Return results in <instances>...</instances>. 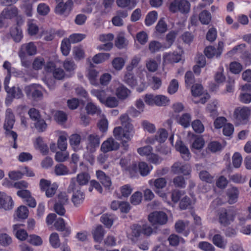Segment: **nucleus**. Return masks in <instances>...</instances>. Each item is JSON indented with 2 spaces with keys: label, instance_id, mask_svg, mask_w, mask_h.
Here are the masks:
<instances>
[{
  "label": "nucleus",
  "instance_id": "f257e3e1",
  "mask_svg": "<svg viewBox=\"0 0 251 251\" xmlns=\"http://www.w3.org/2000/svg\"><path fill=\"white\" fill-rule=\"evenodd\" d=\"M15 123V117L13 113L10 109H8L6 112L5 120L4 124V128L5 130V134L8 138L15 139L17 138V133L11 129L13 128Z\"/></svg>",
  "mask_w": 251,
  "mask_h": 251
},
{
  "label": "nucleus",
  "instance_id": "f03ea898",
  "mask_svg": "<svg viewBox=\"0 0 251 251\" xmlns=\"http://www.w3.org/2000/svg\"><path fill=\"white\" fill-rule=\"evenodd\" d=\"M169 9L173 13L178 11L182 14H187L190 9V3L187 0H173L170 4Z\"/></svg>",
  "mask_w": 251,
  "mask_h": 251
},
{
  "label": "nucleus",
  "instance_id": "7ed1b4c3",
  "mask_svg": "<svg viewBox=\"0 0 251 251\" xmlns=\"http://www.w3.org/2000/svg\"><path fill=\"white\" fill-rule=\"evenodd\" d=\"M69 190H72L73 194L72 198V201L75 206H77L82 203L84 199V195L76 186L75 183V179H71L70 184L69 186Z\"/></svg>",
  "mask_w": 251,
  "mask_h": 251
},
{
  "label": "nucleus",
  "instance_id": "20e7f679",
  "mask_svg": "<svg viewBox=\"0 0 251 251\" xmlns=\"http://www.w3.org/2000/svg\"><path fill=\"white\" fill-rule=\"evenodd\" d=\"M208 238L211 240L216 247L225 249L227 244L226 240L219 233V231L213 229L209 231Z\"/></svg>",
  "mask_w": 251,
  "mask_h": 251
},
{
  "label": "nucleus",
  "instance_id": "39448f33",
  "mask_svg": "<svg viewBox=\"0 0 251 251\" xmlns=\"http://www.w3.org/2000/svg\"><path fill=\"white\" fill-rule=\"evenodd\" d=\"M39 185L41 191L45 192V195L47 198L52 197L58 189L56 183L51 184L50 181L44 178L40 180Z\"/></svg>",
  "mask_w": 251,
  "mask_h": 251
},
{
  "label": "nucleus",
  "instance_id": "423d86ee",
  "mask_svg": "<svg viewBox=\"0 0 251 251\" xmlns=\"http://www.w3.org/2000/svg\"><path fill=\"white\" fill-rule=\"evenodd\" d=\"M100 138L96 133L89 134L86 141V150L87 153H94L99 147Z\"/></svg>",
  "mask_w": 251,
  "mask_h": 251
},
{
  "label": "nucleus",
  "instance_id": "0eeeda50",
  "mask_svg": "<svg viewBox=\"0 0 251 251\" xmlns=\"http://www.w3.org/2000/svg\"><path fill=\"white\" fill-rule=\"evenodd\" d=\"M218 215L219 223L224 226L230 224L235 218V214L232 210L225 208L220 209Z\"/></svg>",
  "mask_w": 251,
  "mask_h": 251
},
{
  "label": "nucleus",
  "instance_id": "6e6552de",
  "mask_svg": "<svg viewBox=\"0 0 251 251\" xmlns=\"http://www.w3.org/2000/svg\"><path fill=\"white\" fill-rule=\"evenodd\" d=\"M149 221L153 225L165 224L168 221L166 214L162 211H155L151 213L148 217Z\"/></svg>",
  "mask_w": 251,
  "mask_h": 251
},
{
  "label": "nucleus",
  "instance_id": "1a4fd4ad",
  "mask_svg": "<svg viewBox=\"0 0 251 251\" xmlns=\"http://www.w3.org/2000/svg\"><path fill=\"white\" fill-rule=\"evenodd\" d=\"M179 51H175L173 52H165L163 55V64L173 63L178 62L181 59L183 51L181 49H178Z\"/></svg>",
  "mask_w": 251,
  "mask_h": 251
},
{
  "label": "nucleus",
  "instance_id": "9d476101",
  "mask_svg": "<svg viewBox=\"0 0 251 251\" xmlns=\"http://www.w3.org/2000/svg\"><path fill=\"white\" fill-rule=\"evenodd\" d=\"M149 183L150 185H151L152 183H153V185L155 188V191L156 193H157L160 197L162 198L164 201H167L166 194L165 193L162 192L159 190V189H163L166 186L167 184V181L165 179V178L160 177L157 178L154 180H151L149 181Z\"/></svg>",
  "mask_w": 251,
  "mask_h": 251
},
{
  "label": "nucleus",
  "instance_id": "9b49d317",
  "mask_svg": "<svg viewBox=\"0 0 251 251\" xmlns=\"http://www.w3.org/2000/svg\"><path fill=\"white\" fill-rule=\"evenodd\" d=\"M120 144L113 138L110 137L102 142L100 147V151L103 153L116 151L119 149Z\"/></svg>",
  "mask_w": 251,
  "mask_h": 251
},
{
  "label": "nucleus",
  "instance_id": "f8f14e48",
  "mask_svg": "<svg viewBox=\"0 0 251 251\" xmlns=\"http://www.w3.org/2000/svg\"><path fill=\"white\" fill-rule=\"evenodd\" d=\"M172 171L175 174H182L184 176H187L190 175L191 168L189 164L176 162L172 166Z\"/></svg>",
  "mask_w": 251,
  "mask_h": 251
},
{
  "label": "nucleus",
  "instance_id": "ddd939ff",
  "mask_svg": "<svg viewBox=\"0 0 251 251\" xmlns=\"http://www.w3.org/2000/svg\"><path fill=\"white\" fill-rule=\"evenodd\" d=\"M73 6V1L68 0L65 3L57 4L55 8V12L59 15H68L72 10Z\"/></svg>",
  "mask_w": 251,
  "mask_h": 251
},
{
  "label": "nucleus",
  "instance_id": "4468645a",
  "mask_svg": "<svg viewBox=\"0 0 251 251\" xmlns=\"http://www.w3.org/2000/svg\"><path fill=\"white\" fill-rule=\"evenodd\" d=\"M25 91L27 97L34 100L40 99L43 96L42 92L38 89V86L34 84L26 86Z\"/></svg>",
  "mask_w": 251,
  "mask_h": 251
},
{
  "label": "nucleus",
  "instance_id": "2eb2a0df",
  "mask_svg": "<svg viewBox=\"0 0 251 251\" xmlns=\"http://www.w3.org/2000/svg\"><path fill=\"white\" fill-rule=\"evenodd\" d=\"M176 150L179 152L182 158L185 160L190 159L191 155L188 148L181 140H177L175 145Z\"/></svg>",
  "mask_w": 251,
  "mask_h": 251
},
{
  "label": "nucleus",
  "instance_id": "dca6fc26",
  "mask_svg": "<svg viewBox=\"0 0 251 251\" xmlns=\"http://www.w3.org/2000/svg\"><path fill=\"white\" fill-rule=\"evenodd\" d=\"M14 205V202L11 197L6 194L0 192V208L5 210L12 209Z\"/></svg>",
  "mask_w": 251,
  "mask_h": 251
},
{
  "label": "nucleus",
  "instance_id": "f3484780",
  "mask_svg": "<svg viewBox=\"0 0 251 251\" xmlns=\"http://www.w3.org/2000/svg\"><path fill=\"white\" fill-rule=\"evenodd\" d=\"M250 115V110L247 107H238L235 109L234 116L235 118L241 122L247 120Z\"/></svg>",
  "mask_w": 251,
  "mask_h": 251
},
{
  "label": "nucleus",
  "instance_id": "a211bd4d",
  "mask_svg": "<svg viewBox=\"0 0 251 251\" xmlns=\"http://www.w3.org/2000/svg\"><path fill=\"white\" fill-rule=\"evenodd\" d=\"M37 52L36 46L33 42H29L23 44L21 48L20 53L25 55V54L28 55H34Z\"/></svg>",
  "mask_w": 251,
  "mask_h": 251
},
{
  "label": "nucleus",
  "instance_id": "6ab92c4d",
  "mask_svg": "<svg viewBox=\"0 0 251 251\" xmlns=\"http://www.w3.org/2000/svg\"><path fill=\"white\" fill-rule=\"evenodd\" d=\"M18 14V9L15 6L6 7L1 12L0 17L3 19H11Z\"/></svg>",
  "mask_w": 251,
  "mask_h": 251
},
{
  "label": "nucleus",
  "instance_id": "aec40b11",
  "mask_svg": "<svg viewBox=\"0 0 251 251\" xmlns=\"http://www.w3.org/2000/svg\"><path fill=\"white\" fill-rule=\"evenodd\" d=\"M96 176L104 187L106 189H110L112 185L110 178L106 176L103 172L100 170L96 172Z\"/></svg>",
  "mask_w": 251,
  "mask_h": 251
},
{
  "label": "nucleus",
  "instance_id": "412c9836",
  "mask_svg": "<svg viewBox=\"0 0 251 251\" xmlns=\"http://www.w3.org/2000/svg\"><path fill=\"white\" fill-rule=\"evenodd\" d=\"M105 233L104 229L100 225L97 226L92 231L94 241L99 243L101 242Z\"/></svg>",
  "mask_w": 251,
  "mask_h": 251
},
{
  "label": "nucleus",
  "instance_id": "4be33fe9",
  "mask_svg": "<svg viewBox=\"0 0 251 251\" xmlns=\"http://www.w3.org/2000/svg\"><path fill=\"white\" fill-rule=\"evenodd\" d=\"M81 141V137L78 134H73L69 137V143L73 149L77 151L80 149V144Z\"/></svg>",
  "mask_w": 251,
  "mask_h": 251
},
{
  "label": "nucleus",
  "instance_id": "5701e85b",
  "mask_svg": "<svg viewBox=\"0 0 251 251\" xmlns=\"http://www.w3.org/2000/svg\"><path fill=\"white\" fill-rule=\"evenodd\" d=\"M21 225L16 224L13 226V232L16 237L20 240L24 241L28 236L26 231L20 228Z\"/></svg>",
  "mask_w": 251,
  "mask_h": 251
},
{
  "label": "nucleus",
  "instance_id": "b1692460",
  "mask_svg": "<svg viewBox=\"0 0 251 251\" xmlns=\"http://www.w3.org/2000/svg\"><path fill=\"white\" fill-rule=\"evenodd\" d=\"M226 194L228 197V201L230 204H233L237 201L239 192L237 188L232 187L228 189Z\"/></svg>",
  "mask_w": 251,
  "mask_h": 251
},
{
  "label": "nucleus",
  "instance_id": "393cba45",
  "mask_svg": "<svg viewBox=\"0 0 251 251\" xmlns=\"http://www.w3.org/2000/svg\"><path fill=\"white\" fill-rule=\"evenodd\" d=\"M165 49H166L164 43H161L157 41H151L149 44V50L151 53H154Z\"/></svg>",
  "mask_w": 251,
  "mask_h": 251
},
{
  "label": "nucleus",
  "instance_id": "a878e982",
  "mask_svg": "<svg viewBox=\"0 0 251 251\" xmlns=\"http://www.w3.org/2000/svg\"><path fill=\"white\" fill-rule=\"evenodd\" d=\"M28 33L30 36L36 35L39 31V27L33 20H29L27 23Z\"/></svg>",
  "mask_w": 251,
  "mask_h": 251
},
{
  "label": "nucleus",
  "instance_id": "bb28decb",
  "mask_svg": "<svg viewBox=\"0 0 251 251\" xmlns=\"http://www.w3.org/2000/svg\"><path fill=\"white\" fill-rule=\"evenodd\" d=\"M191 121V116L189 113H184L182 114L177 119L178 124L184 128L188 127L190 126Z\"/></svg>",
  "mask_w": 251,
  "mask_h": 251
},
{
  "label": "nucleus",
  "instance_id": "cd10ccee",
  "mask_svg": "<svg viewBox=\"0 0 251 251\" xmlns=\"http://www.w3.org/2000/svg\"><path fill=\"white\" fill-rule=\"evenodd\" d=\"M90 179V176L87 173L82 172L77 175L76 181L80 186L87 184Z\"/></svg>",
  "mask_w": 251,
  "mask_h": 251
},
{
  "label": "nucleus",
  "instance_id": "c85d7f7f",
  "mask_svg": "<svg viewBox=\"0 0 251 251\" xmlns=\"http://www.w3.org/2000/svg\"><path fill=\"white\" fill-rule=\"evenodd\" d=\"M35 147L38 149L44 154H46L49 151L48 146L45 144L43 139L41 137H38L35 143Z\"/></svg>",
  "mask_w": 251,
  "mask_h": 251
},
{
  "label": "nucleus",
  "instance_id": "c756f323",
  "mask_svg": "<svg viewBox=\"0 0 251 251\" xmlns=\"http://www.w3.org/2000/svg\"><path fill=\"white\" fill-rule=\"evenodd\" d=\"M9 96L12 98L20 99L24 95L22 90L18 87H12L6 92Z\"/></svg>",
  "mask_w": 251,
  "mask_h": 251
},
{
  "label": "nucleus",
  "instance_id": "7c9ffc66",
  "mask_svg": "<svg viewBox=\"0 0 251 251\" xmlns=\"http://www.w3.org/2000/svg\"><path fill=\"white\" fill-rule=\"evenodd\" d=\"M139 171L142 176H147L152 169L151 166H149L145 162H141L138 164Z\"/></svg>",
  "mask_w": 251,
  "mask_h": 251
},
{
  "label": "nucleus",
  "instance_id": "2f4dec72",
  "mask_svg": "<svg viewBox=\"0 0 251 251\" xmlns=\"http://www.w3.org/2000/svg\"><path fill=\"white\" fill-rule=\"evenodd\" d=\"M54 173L57 176L66 175L70 173L67 167L61 163L57 164L55 166Z\"/></svg>",
  "mask_w": 251,
  "mask_h": 251
},
{
  "label": "nucleus",
  "instance_id": "473e14b6",
  "mask_svg": "<svg viewBox=\"0 0 251 251\" xmlns=\"http://www.w3.org/2000/svg\"><path fill=\"white\" fill-rule=\"evenodd\" d=\"M158 17L157 12L155 11H152L149 12L146 16L145 19V24L147 26H150L154 24Z\"/></svg>",
  "mask_w": 251,
  "mask_h": 251
},
{
  "label": "nucleus",
  "instance_id": "72a5a7b5",
  "mask_svg": "<svg viewBox=\"0 0 251 251\" xmlns=\"http://www.w3.org/2000/svg\"><path fill=\"white\" fill-rule=\"evenodd\" d=\"M199 20L203 25H208L211 20V15L207 10H203L199 15Z\"/></svg>",
  "mask_w": 251,
  "mask_h": 251
},
{
  "label": "nucleus",
  "instance_id": "f704fd0d",
  "mask_svg": "<svg viewBox=\"0 0 251 251\" xmlns=\"http://www.w3.org/2000/svg\"><path fill=\"white\" fill-rule=\"evenodd\" d=\"M99 72L94 69H90L89 70L88 74V77L92 85L97 86L99 85L98 76Z\"/></svg>",
  "mask_w": 251,
  "mask_h": 251
},
{
  "label": "nucleus",
  "instance_id": "c9c22d12",
  "mask_svg": "<svg viewBox=\"0 0 251 251\" xmlns=\"http://www.w3.org/2000/svg\"><path fill=\"white\" fill-rule=\"evenodd\" d=\"M86 110L89 114L92 115L94 114L98 115L101 113L100 109L91 102H88L87 104Z\"/></svg>",
  "mask_w": 251,
  "mask_h": 251
},
{
  "label": "nucleus",
  "instance_id": "e433bc0d",
  "mask_svg": "<svg viewBox=\"0 0 251 251\" xmlns=\"http://www.w3.org/2000/svg\"><path fill=\"white\" fill-rule=\"evenodd\" d=\"M113 135L117 140L122 141L126 137V130L122 126H117L113 130Z\"/></svg>",
  "mask_w": 251,
  "mask_h": 251
},
{
  "label": "nucleus",
  "instance_id": "4c0bfd02",
  "mask_svg": "<svg viewBox=\"0 0 251 251\" xmlns=\"http://www.w3.org/2000/svg\"><path fill=\"white\" fill-rule=\"evenodd\" d=\"M11 35L16 42H19L23 38L22 30L18 27L12 28L10 31Z\"/></svg>",
  "mask_w": 251,
  "mask_h": 251
},
{
  "label": "nucleus",
  "instance_id": "58836bf2",
  "mask_svg": "<svg viewBox=\"0 0 251 251\" xmlns=\"http://www.w3.org/2000/svg\"><path fill=\"white\" fill-rule=\"evenodd\" d=\"M91 93L92 95L97 97L102 103H103L106 99V95L104 90L94 89L91 91Z\"/></svg>",
  "mask_w": 251,
  "mask_h": 251
},
{
  "label": "nucleus",
  "instance_id": "ea45409f",
  "mask_svg": "<svg viewBox=\"0 0 251 251\" xmlns=\"http://www.w3.org/2000/svg\"><path fill=\"white\" fill-rule=\"evenodd\" d=\"M146 66L150 72H155L158 69V63L154 59L149 58L147 60Z\"/></svg>",
  "mask_w": 251,
  "mask_h": 251
},
{
  "label": "nucleus",
  "instance_id": "a19ab883",
  "mask_svg": "<svg viewBox=\"0 0 251 251\" xmlns=\"http://www.w3.org/2000/svg\"><path fill=\"white\" fill-rule=\"evenodd\" d=\"M176 35V33L174 31L169 32L166 35V42L163 43L166 49L170 48L173 45Z\"/></svg>",
  "mask_w": 251,
  "mask_h": 251
},
{
  "label": "nucleus",
  "instance_id": "79ce46f5",
  "mask_svg": "<svg viewBox=\"0 0 251 251\" xmlns=\"http://www.w3.org/2000/svg\"><path fill=\"white\" fill-rule=\"evenodd\" d=\"M155 136L156 137L157 141L160 143H162L167 139L168 137V132L166 129L160 128L158 129Z\"/></svg>",
  "mask_w": 251,
  "mask_h": 251
},
{
  "label": "nucleus",
  "instance_id": "37998d69",
  "mask_svg": "<svg viewBox=\"0 0 251 251\" xmlns=\"http://www.w3.org/2000/svg\"><path fill=\"white\" fill-rule=\"evenodd\" d=\"M218 105V101L214 100L208 103L207 109L210 113L211 116L214 117L217 115V108Z\"/></svg>",
  "mask_w": 251,
  "mask_h": 251
},
{
  "label": "nucleus",
  "instance_id": "c03bdc74",
  "mask_svg": "<svg viewBox=\"0 0 251 251\" xmlns=\"http://www.w3.org/2000/svg\"><path fill=\"white\" fill-rule=\"evenodd\" d=\"M229 71L234 74H239L243 69L242 65L238 62L233 61L230 63Z\"/></svg>",
  "mask_w": 251,
  "mask_h": 251
},
{
  "label": "nucleus",
  "instance_id": "a18cd8bd",
  "mask_svg": "<svg viewBox=\"0 0 251 251\" xmlns=\"http://www.w3.org/2000/svg\"><path fill=\"white\" fill-rule=\"evenodd\" d=\"M126 140H130L133 136L135 131L133 126L131 124L130 119L126 116Z\"/></svg>",
  "mask_w": 251,
  "mask_h": 251
},
{
  "label": "nucleus",
  "instance_id": "49530a36",
  "mask_svg": "<svg viewBox=\"0 0 251 251\" xmlns=\"http://www.w3.org/2000/svg\"><path fill=\"white\" fill-rule=\"evenodd\" d=\"M111 208L114 210L120 209L121 212H126V202L114 201L111 204Z\"/></svg>",
  "mask_w": 251,
  "mask_h": 251
},
{
  "label": "nucleus",
  "instance_id": "de8ad7c7",
  "mask_svg": "<svg viewBox=\"0 0 251 251\" xmlns=\"http://www.w3.org/2000/svg\"><path fill=\"white\" fill-rule=\"evenodd\" d=\"M70 42L68 39H64L61 43V50L64 56H67L71 49Z\"/></svg>",
  "mask_w": 251,
  "mask_h": 251
},
{
  "label": "nucleus",
  "instance_id": "09e8293b",
  "mask_svg": "<svg viewBox=\"0 0 251 251\" xmlns=\"http://www.w3.org/2000/svg\"><path fill=\"white\" fill-rule=\"evenodd\" d=\"M16 215L19 218L26 219L28 215V210L25 206H20L16 211Z\"/></svg>",
  "mask_w": 251,
  "mask_h": 251
},
{
  "label": "nucleus",
  "instance_id": "8fccbe9b",
  "mask_svg": "<svg viewBox=\"0 0 251 251\" xmlns=\"http://www.w3.org/2000/svg\"><path fill=\"white\" fill-rule=\"evenodd\" d=\"M246 47V45L245 44H241L236 46L227 52V55L229 56H231L237 53H242L245 50Z\"/></svg>",
  "mask_w": 251,
  "mask_h": 251
},
{
  "label": "nucleus",
  "instance_id": "3c124183",
  "mask_svg": "<svg viewBox=\"0 0 251 251\" xmlns=\"http://www.w3.org/2000/svg\"><path fill=\"white\" fill-rule=\"evenodd\" d=\"M153 151L152 148L147 145L139 148L137 149V152L142 156H146L147 158L150 155Z\"/></svg>",
  "mask_w": 251,
  "mask_h": 251
},
{
  "label": "nucleus",
  "instance_id": "603ef678",
  "mask_svg": "<svg viewBox=\"0 0 251 251\" xmlns=\"http://www.w3.org/2000/svg\"><path fill=\"white\" fill-rule=\"evenodd\" d=\"M155 99V105L159 106H165L168 104L169 102L168 98L163 95H156Z\"/></svg>",
  "mask_w": 251,
  "mask_h": 251
},
{
  "label": "nucleus",
  "instance_id": "864d4df0",
  "mask_svg": "<svg viewBox=\"0 0 251 251\" xmlns=\"http://www.w3.org/2000/svg\"><path fill=\"white\" fill-rule=\"evenodd\" d=\"M191 125L194 130L197 133H201L204 130V126L199 120H194Z\"/></svg>",
  "mask_w": 251,
  "mask_h": 251
},
{
  "label": "nucleus",
  "instance_id": "5fc2aeb1",
  "mask_svg": "<svg viewBox=\"0 0 251 251\" xmlns=\"http://www.w3.org/2000/svg\"><path fill=\"white\" fill-rule=\"evenodd\" d=\"M57 146L61 151H65L67 147V137L65 135L59 136L57 140Z\"/></svg>",
  "mask_w": 251,
  "mask_h": 251
},
{
  "label": "nucleus",
  "instance_id": "6e6d98bb",
  "mask_svg": "<svg viewBox=\"0 0 251 251\" xmlns=\"http://www.w3.org/2000/svg\"><path fill=\"white\" fill-rule=\"evenodd\" d=\"M63 66L67 72H70L74 71L76 67L74 61L69 58H67L64 61Z\"/></svg>",
  "mask_w": 251,
  "mask_h": 251
},
{
  "label": "nucleus",
  "instance_id": "4d7b16f0",
  "mask_svg": "<svg viewBox=\"0 0 251 251\" xmlns=\"http://www.w3.org/2000/svg\"><path fill=\"white\" fill-rule=\"evenodd\" d=\"M100 221L107 227H110L113 224V218L111 215L104 214L101 216Z\"/></svg>",
  "mask_w": 251,
  "mask_h": 251
},
{
  "label": "nucleus",
  "instance_id": "13d9d810",
  "mask_svg": "<svg viewBox=\"0 0 251 251\" xmlns=\"http://www.w3.org/2000/svg\"><path fill=\"white\" fill-rule=\"evenodd\" d=\"M110 57L108 53H100L95 55L93 58V61L96 64L100 63Z\"/></svg>",
  "mask_w": 251,
  "mask_h": 251
},
{
  "label": "nucleus",
  "instance_id": "bf43d9fd",
  "mask_svg": "<svg viewBox=\"0 0 251 251\" xmlns=\"http://www.w3.org/2000/svg\"><path fill=\"white\" fill-rule=\"evenodd\" d=\"M155 29L159 33H163L167 30V25L164 21V18H162L158 22Z\"/></svg>",
  "mask_w": 251,
  "mask_h": 251
},
{
  "label": "nucleus",
  "instance_id": "052dcab7",
  "mask_svg": "<svg viewBox=\"0 0 251 251\" xmlns=\"http://www.w3.org/2000/svg\"><path fill=\"white\" fill-rule=\"evenodd\" d=\"M12 243L11 237L6 233L0 234V245L6 247L10 245Z\"/></svg>",
  "mask_w": 251,
  "mask_h": 251
},
{
  "label": "nucleus",
  "instance_id": "680f3d73",
  "mask_svg": "<svg viewBox=\"0 0 251 251\" xmlns=\"http://www.w3.org/2000/svg\"><path fill=\"white\" fill-rule=\"evenodd\" d=\"M125 43V34L124 32H120L115 40V46L119 49H122L124 47Z\"/></svg>",
  "mask_w": 251,
  "mask_h": 251
},
{
  "label": "nucleus",
  "instance_id": "e2e57ef3",
  "mask_svg": "<svg viewBox=\"0 0 251 251\" xmlns=\"http://www.w3.org/2000/svg\"><path fill=\"white\" fill-rule=\"evenodd\" d=\"M125 16V12L124 11H118L117 16L114 17L112 19L113 24L116 26H120L123 25L124 22L122 18H124Z\"/></svg>",
  "mask_w": 251,
  "mask_h": 251
},
{
  "label": "nucleus",
  "instance_id": "0e129e2a",
  "mask_svg": "<svg viewBox=\"0 0 251 251\" xmlns=\"http://www.w3.org/2000/svg\"><path fill=\"white\" fill-rule=\"evenodd\" d=\"M204 145V141L201 137H198L195 139L192 146V150L195 151V150H200L201 149Z\"/></svg>",
  "mask_w": 251,
  "mask_h": 251
},
{
  "label": "nucleus",
  "instance_id": "69168bd1",
  "mask_svg": "<svg viewBox=\"0 0 251 251\" xmlns=\"http://www.w3.org/2000/svg\"><path fill=\"white\" fill-rule=\"evenodd\" d=\"M50 242L54 248H57L60 246V241L58 234L57 233H52L50 237Z\"/></svg>",
  "mask_w": 251,
  "mask_h": 251
},
{
  "label": "nucleus",
  "instance_id": "338daca9",
  "mask_svg": "<svg viewBox=\"0 0 251 251\" xmlns=\"http://www.w3.org/2000/svg\"><path fill=\"white\" fill-rule=\"evenodd\" d=\"M173 183L176 187L184 188L186 186V182L182 176H177L173 179Z\"/></svg>",
  "mask_w": 251,
  "mask_h": 251
},
{
  "label": "nucleus",
  "instance_id": "774afa93",
  "mask_svg": "<svg viewBox=\"0 0 251 251\" xmlns=\"http://www.w3.org/2000/svg\"><path fill=\"white\" fill-rule=\"evenodd\" d=\"M200 179L207 183H211L213 182V177L206 171H202L199 174Z\"/></svg>",
  "mask_w": 251,
  "mask_h": 251
}]
</instances>
